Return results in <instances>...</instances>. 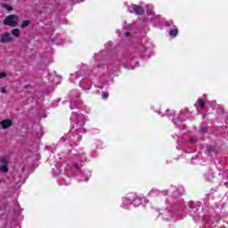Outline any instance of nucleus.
<instances>
[{
    "label": "nucleus",
    "instance_id": "12",
    "mask_svg": "<svg viewBox=\"0 0 228 228\" xmlns=\"http://www.w3.org/2000/svg\"><path fill=\"white\" fill-rule=\"evenodd\" d=\"M31 24V20H25L21 22L20 28L24 29V28H28Z\"/></svg>",
    "mask_w": 228,
    "mask_h": 228
},
{
    "label": "nucleus",
    "instance_id": "22",
    "mask_svg": "<svg viewBox=\"0 0 228 228\" xmlns=\"http://www.w3.org/2000/svg\"><path fill=\"white\" fill-rule=\"evenodd\" d=\"M172 24H174V20H169L166 23V26L169 28V26H172Z\"/></svg>",
    "mask_w": 228,
    "mask_h": 228
},
{
    "label": "nucleus",
    "instance_id": "11",
    "mask_svg": "<svg viewBox=\"0 0 228 228\" xmlns=\"http://www.w3.org/2000/svg\"><path fill=\"white\" fill-rule=\"evenodd\" d=\"M133 202H134V198L132 199L128 196L123 200V206H126V204H133Z\"/></svg>",
    "mask_w": 228,
    "mask_h": 228
},
{
    "label": "nucleus",
    "instance_id": "19",
    "mask_svg": "<svg viewBox=\"0 0 228 228\" xmlns=\"http://www.w3.org/2000/svg\"><path fill=\"white\" fill-rule=\"evenodd\" d=\"M2 163H3V167H8V160L6 159V158H4L2 159Z\"/></svg>",
    "mask_w": 228,
    "mask_h": 228
},
{
    "label": "nucleus",
    "instance_id": "8",
    "mask_svg": "<svg viewBox=\"0 0 228 228\" xmlns=\"http://www.w3.org/2000/svg\"><path fill=\"white\" fill-rule=\"evenodd\" d=\"M148 195L149 197H158L159 195H163V192L158 191V189H151Z\"/></svg>",
    "mask_w": 228,
    "mask_h": 228
},
{
    "label": "nucleus",
    "instance_id": "25",
    "mask_svg": "<svg viewBox=\"0 0 228 228\" xmlns=\"http://www.w3.org/2000/svg\"><path fill=\"white\" fill-rule=\"evenodd\" d=\"M125 37H129V32L125 33Z\"/></svg>",
    "mask_w": 228,
    "mask_h": 228
},
{
    "label": "nucleus",
    "instance_id": "15",
    "mask_svg": "<svg viewBox=\"0 0 228 228\" xmlns=\"http://www.w3.org/2000/svg\"><path fill=\"white\" fill-rule=\"evenodd\" d=\"M197 103L199 104L201 110H204V107L206 106V102L203 100L199 99L197 101Z\"/></svg>",
    "mask_w": 228,
    "mask_h": 228
},
{
    "label": "nucleus",
    "instance_id": "18",
    "mask_svg": "<svg viewBox=\"0 0 228 228\" xmlns=\"http://www.w3.org/2000/svg\"><path fill=\"white\" fill-rule=\"evenodd\" d=\"M146 51H147L146 48L141 47L140 48L141 56H144Z\"/></svg>",
    "mask_w": 228,
    "mask_h": 228
},
{
    "label": "nucleus",
    "instance_id": "17",
    "mask_svg": "<svg viewBox=\"0 0 228 228\" xmlns=\"http://www.w3.org/2000/svg\"><path fill=\"white\" fill-rule=\"evenodd\" d=\"M200 131L201 133H208V126H200Z\"/></svg>",
    "mask_w": 228,
    "mask_h": 228
},
{
    "label": "nucleus",
    "instance_id": "23",
    "mask_svg": "<svg viewBox=\"0 0 228 228\" xmlns=\"http://www.w3.org/2000/svg\"><path fill=\"white\" fill-rule=\"evenodd\" d=\"M109 95L110 94L108 93H103L102 94V99H108Z\"/></svg>",
    "mask_w": 228,
    "mask_h": 228
},
{
    "label": "nucleus",
    "instance_id": "28",
    "mask_svg": "<svg viewBox=\"0 0 228 228\" xmlns=\"http://www.w3.org/2000/svg\"><path fill=\"white\" fill-rule=\"evenodd\" d=\"M3 1H8V0H3Z\"/></svg>",
    "mask_w": 228,
    "mask_h": 228
},
{
    "label": "nucleus",
    "instance_id": "5",
    "mask_svg": "<svg viewBox=\"0 0 228 228\" xmlns=\"http://www.w3.org/2000/svg\"><path fill=\"white\" fill-rule=\"evenodd\" d=\"M0 126L2 129H8L13 126V120L12 119H4L0 121Z\"/></svg>",
    "mask_w": 228,
    "mask_h": 228
},
{
    "label": "nucleus",
    "instance_id": "27",
    "mask_svg": "<svg viewBox=\"0 0 228 228\" xmlns=\"http://www.w3.org/2000/svg\"><path fill=\"white\" fill-rule=\"evenodd\" d=\"M28 87H29V86H28V85L25 86V88H28Z\"/></svg>",
    "mask_w": 228,
    "mask_h": 228
},
{
    "label": "nucleus",
    "instance_id": "13",
    "mask_svg": "<svg viewBox=\"0 0 228 228\" xmlns=\"http://www.w3.org/2000/svg\"><path fill=\"white\" fill-rule=\"evenodd\" d=\"M207 181H213L215 179V175L212 172H208L205 175Z\"/></svg>",
    "mask_w": 228,
    "mask_h": 228
},
{
    "label": "nucleus",
    "instance_id": "10",
    "mask_svg": "<svg viewBox=\"0 0 228 228\" xmlns=\"http://www.w3.org/2000/svg\"><path fill=\"white\" fill-rule=\"evenodd\" d=\"M11 34L12 37H15L16 38H20V29L19 28H13L11 31Z\"/></svg>",
    "mask_w": 228,
    "mask_h": 228
},
{
    "label": "nucleus",
    "instance_id": "26",
    "mask_svg": "<svg viewBox=\"0 0 228 228\" xmlns=\"http://www.w3.org/2000/svg\"><path fill=\"white\" fill-rule=\"evenodd\" d=\"M191 143H195V141H193V140H191Z\"/></svg>",
    "mask_w": 228,
    "mask_h": 228
},
{
    "label": "nucleus",
    "instance_id": "1",
    "mask_svg": "<svg viewBox=\"0 0 228 228\" xmlns=\"http://www.w3.org/2000/svg\"><path fill=\"white\" fill-rule=\"evenodd\" d=\"M18 20H19V17H17L16 15L11 14V15H8L4 20V25L10 26L11 28H15L17 26Z\"/></svg>",
    "mask_w": 228,
    "mask_h": 228
},
{
    "label": "nucleus",
    "instance_id": "20",
    "mask_svg": "<svg viewBox=\"0 0 228 228\" xmlns=\"http://www.w3.org/2000/svg\"><path fill=\"white\" fill-rule=\"evenodd\" d=\"M6 76H8V75L6 74V72H1V73H0V79H3L4 77H6Z\"/></svg>",
    "mask_w": 228,
    "mask_h": 228
},
{
    "label": "nucleus",
    "instance_id": "7",
    "mask_svg": "<svg viewBox=\"0 0 228 228\" xmlns=\"http://www.w3.org/2000/svg\"><path fill=\"white\" fill-rule=\"evenodd\" d=\"M83 104L81 100H75L72 102L71 105L69 106L70 110H75V108H79Z\"/></svg>",
    "mask_w": 228,
    "mask_h": 228
},
{
    "label": "nucleus",
    "instance_id": "21",
    "mask_svg": "<svg viewBox=\"0 0 228 228\" xmlns=\"http://www.w3.org/2000/svg\"><path fill=\"white\" fill-rule=\"evenodd\" d=\"M4 8L7 10V12H12V10H13V8L10 5H5Z\"/></svg>",
    "mask_w": 228,
    "mask_h": 228
},
{
    "label": "nucleus",
    "instance_id": "24",
    "mask_svg": "<svg viewBox=\"0 0 228 228\" xmlns=\"http://www.w3.org/2000/svg\"><path fill=\"white\" fill-rule=\"evenodd\" d=\"M0 92H1V94H6V88L5 87H2L0 89Z\"/></svg>",
    "mask_w": 228,
    "mask_h": 228
},
{
    "label": "nucleus",
    "instance_id": "3",
    "mask_svg": "<svg viewBox=\"0 0 228 228\" xmlns=\"http://www.w3.org/2000/svg\"><path fill=\"white\" fill-rule=\"evenodd\" d=\"M83 126H85V117L83 115H78L76 119V124L73 126V129L79 131Z\"/></svg>",
    "mask_w": 228,
    "mask_h": 228
},
{
    "label": "nucleus",
    "instance_id": "16",
    "mask_svg": "<svg viewBox=\"0 0 228 228\" xmlns=\"http://www.w3.org/2000/svg\"><path fill=\"white\" fill-rule=\"evenodd\" d=\"M0 172L6 174L8 172V167H0Z\"/></svg>",
    "mask_w": 228,
    "mask_h": 228
},
{
    "label": "nucleus",
    "instance_id": "14",
    "mask_svg": "<svg viewBox=\"0 0 228 228\" xmlns=\"http://www.w3.org/2000/svg\"><path fill=\"white\" fill-rule=\"evenodd\" d=\"M179 33V29H177V28H174V29H171L170 31H169V35L171 36V37H174L175 38V37H177V34Z\"/></svg>",
    "mask_w": 228,
    "mask_h": 228
},
{
    "label": "nucleus",
    "instance_id": "6",
    "mask_svg": "<svg viewBox=\"0 0 228 228\" xmlns=\"http://www.w3.org/2000/svg\"><path fill=\"white\" fill-rule=\"evenodd\" d=\"M189 206L191 208L189 210L191 216H199V208H197L193 203H190Z\"/></svg>",
    "mask_w": 228,
    "mask_h": 228
},
{
    "label": "nucleus",
    "instance_id": "4",
    "mask_svg": "<svg viewBox=\"0 0 228 228\" xmlns=\"http://www.w3.org/2000/svg\"><path fill=\"white\" fill-rule=\"evenodd\" d=\"M13 38L12 37V34L9 32H5L0 39V42L4 43V44H11L12 42Z\"/></svg>",
    "mask_w": 228,
    "mask_h": 228
},
{
    "label": "nucleus",
    "instance_id": "9",
    "mask_svg": "<svg viewBox=\"0 0 228 228\" xmlns=\"http://www.w3.org/2000/svg\"><path fill=\"white\" fill-rule=\"evenodd\" d=\"M184 193V187L181 186L174 192V197H181Z\"/></svg>",
    "mask_w": 228,
    "mask_h": 228
},
{
    "label": "nucleus",
    "instance_id": "2",
    "mask_svg": "<svg viewBox=\"0 0 228 228\" xmlns=\"http://www.w3.org/2000/svg\"><path fill=\"white\" fill-rule=\"evenodd\" d=\"M128 12L129 13H135V15H143V13H145V11L142 9V7L136 4L128 6Z\"/></svg>",
    "mask_w": 228,
    "mask_h": 228
}]
</instances>
